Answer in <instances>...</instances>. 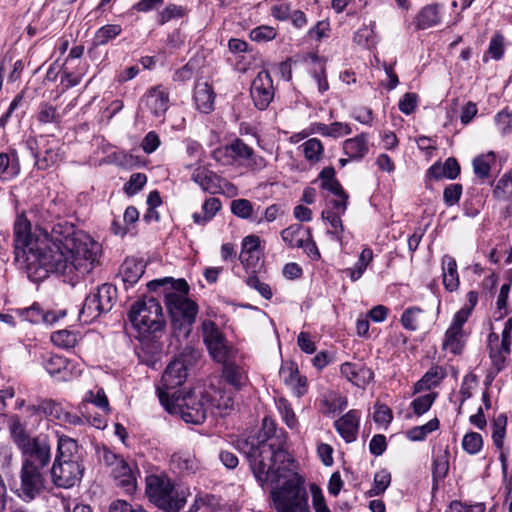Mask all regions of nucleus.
Here are the masks:
<instances>
[{"instance_id":"nucleus-42","label":"nucleus","mask_w":512,"mask_h":512,"mask_svg":"<svg viewBox=\"0 0 512 512\" xmlns=\"http://www.w3.org/2000/svg\"><path fill=\"white\" fill-rule=\"evenodd\" d=\"M202 330L204 336V342L207 348H210L214 345H218L219 342L225 340V337L218 329L217 325L210 321L206 320L202 323Z\"/></svg>"},{"instance_id":"nucleus-14","label":"nucleus","mask_w":512,"mask_h":512,"mask_svg":"<svg viewBox=\"0 0 512 512\" xmlns=\"http://www.w3.org/2000/svg\"><path fill=\"white\" fill-rule=\"evenodd\" d=\"M360 426V412L349 410L345 415L334 422V427L346 443H352L357 439Z\"/></svg>"},{"instance_id":"nucleus-3","label":"nucleus","mask_w":512,"mask_h":512,"mask_svg":"<svg viewBox=\"0 0 512 512\" xmlns=\"http://www.w3.org/2000/svg\"><path fill=\"white\" fill-rule=\"evenodd\" d=\"M147 286L153 292L162 289L173 334L176 337L189 336L198 314V305L187 297L190 289L187 281L165 277L152 280Z\"/></svg>"},{"instance_id":"nucleus-29","label":"nucleus","mask_w":512,"mask_h":512,"mask_svg":"<svg viewBox=\"0 0 512 512\" xmlns=\"http://www.w3.org/2000/svg\"><path fill=\"white\" fill-rule=\"evenodd\" d=\"M281 237L288 246L300 248L303 241L310 238V229L304 228L300 224H293L281 231Z\"/></svg>"},{"instance_id":"nucleus-25","label":"nucleus","mask_w":512,"mask_h":512,"mask_svg":"<svg viewBox=\"0 0 512 512\" xmlns=\"http://www.w3.org/2000/svg\"><path fill=\"white\" fill-rule=\"evenodd\" d=\"M496 163V154L489 151L476 156L473 161V172L475 176L483 183L491 178L492 166Z\"/></svg>"},{"instance_id":"nucleus-30","label":"nucleus","mask_w":512,"mask_h":512,"mask_svg":"<svg viewBox=\"0 0 512 512\" xmlns=\"http://www.w3.org/2000/svg\"><path fill=\"white\" fill-rule=\"evenodd\" d=\"M171 465L179 473L193 474L199 468L196 457L189 452H177L171 456Z\"/></svg>"},{"instance_id":"nucleus-28","label":"nucleus","mask_w":512,"mask_h":512,"mask_svg":"<svg viewBox=\"0 0 512 512\" xmlns=\"http://www.w3.org/2000/svg\"><path fill=\"white\" fill-rule=\"evenodd\" d=\"M443 285L446 290L453 292L459 287V275L456 260L450 255L442 257Z\"/></svg>"},{"instance_id":"nucleus-39","label":"nucleus","mask_w":512,"mask_h":512,"mask_svg":"<svg viewBox=\"0 0 512 512\" xmlns=\"http://www.w3.org/2000/svg\"><path fill=\"white\" fill-rule=\"evenodd\" d=\"M507 422L508 418L505 413L499 414L492 421V440L495 447L499 450H502L504 446Z\"/></svg>"},{"instance_id":"nucleus-56","label":"nucleus","mask_w":512,"mask_h":512,"mask_svg":"<svg viewBox=\"0 0 512 512\" xmlns=\"http://www.w3.org/2000/svg\"><path fill=\"white\" fill-rule=\"evenodd\" d=\"M231 212L242 219H248L253 214V205L247 199H235L231 202Z\"/></svg>"},{"instance_id":"nucleus-7","label":"nucleus","mask_w":512,"mask_h":512,"mask_svg":"<svg viewBox=\"0 0 512 512\" xmlns=\"http://www.w3.org/2000/svg\"><path fill=\"white\" fill-rule=\"evenodd\" d=\"M282 486L273 488L271 497L277 512H311L304 480L297 474L289 475Z\"/></svg>"},{"instance_id":"nucleus-45","label":"nucleus","mask_w":512,"mask_h":512,"mask_svg":"<svg viewBox=\"0 0 512 512\" xmlns=\"http://www.w3.org/2000/svg\"><path fill=\"white\" fill-rule=\"evenodd\" d=\"M375 22L364 25L354 34V42L363 47H370L375 44Z\"/></svg>"},{"instance_id":"nucleus-64","label":"nucleus","mask_w":512,"mask_h":512,"mask_svg":"<svg viewBox=\"0 0 512 512\" xmlns=\"http://www.w3.org/2000/svg\"><path fill=\"white\" fill-rule=\"evenodd\" d=\"M310 491L312 494V504L315 512H331L319 486L311 484Z\"/></svg>"},{"instance_id":"nucleus-47","label":"nucleus","mask_w":512,"mask_h":512,"mask_svg":"<svg viewBox=\"0 0 512 512\" xmlns=\"http://www.w3.org/2000/svg\"><path fill=\"white\" fill-rule=\"evenodd\" d=\"M15 312L21 319L32 324H40L43 322V309L37 302L27 308H18Z\"/></svg>"},{"instance_id":"nucleus-17","label":"nucleus","mask_w":512,"mask_h":512,"mask_svg":"<svg viewBox=\"0 0 512 512\" xmlns=\"http://www.w3.org/2000/svg\"><path fill=\"white\" fill-rule=\"evenodd\" d=\"M136 472L137 467L130 465L126 460L111 469L116 484L128 493L134 492L137 488Z\"/></svg>"},{"instance_id":"nucleus-37","label":"nucleus","mask_w":512,"mask_h":512,"mask_svg":"<svg viewBox=\"0 0 512 512\" xmlns=\"http://www.w3.org/2000/svg\"><path fill=\"white\" fill-rule=\"evenodd\" d=\"M10 432L13 442L16 444L20 451L29 446L33 441L37 440V436L30 437L27 434L25 428L18 419L12 421L10 425Z\"/></svg>"},{"instance_id":"nucleus-31","label":"nucleus","mask_w":512,"mask_h":512,"mask_svg":"<svg viewBox=\"0 0 512 512\" xmlns=\"http://www.w3.org/2000/svg\"><path fill=\"white\" fill-rule=\"evenodd\" d=\"M145 272V265L142 261L126 259L121 266V275L124 283L134 285Z\"/></svg>"},{"instance_id":"nucleus-12","label":"nucleus","mask_w":512,"mask_h":512,"mask_svg":"<svg viewBox=\"0 0 512 512\" xmlns=\"http://www.w3.org/2000/svg\"><path fill=\"white\" fill-rule=\"evenodd\" d=\"M22 466L49 471L52 459L51 444L46 436H37L29 446L21 451Z\"/></svg>"},{"instance_id":"nucleus-18","label":"nucleus","mask_w":512,"mask_h":512,"mask_svg":"<svg viewBox=\"0 0 512 512\" xmlns=\"http://www.w3.org/2000/svg\"><path fill=\"white\" fill-rule=\"evenodd\" d=\"M443 17V5L438 3L427 4L420 9L415 17L417 29L426 30L441 24Z\"/></svg>"},{"instance_id":"nucleus-2","label":"nucleus","mask_w":512,"mask_h":512,"mask_svg":"<svg viewBox=\"0 0 512 512\" xmlns=\"http://www.w3.org/2000/svg\"><path fill=\"white\" fill-rule=\"evenodd\" d=\"M286 438L278 434L275 421L264 417L257 436L238 442V448L246 455L251 470L263 487L265 483L277 484L291 473L293 460L284 449Z\"/></svg>"},{"instance_id":"nucleus-9","label":"nucleus","mask_w":512,"mask_h":512,"mask_svg":"<svg viewBox=\"0 0 512 512\" xmlns=\"http://www.w3.org/2000/svg\"><path fill=\"white\" fill-rule=\"evenodd\" d=\"M198 357L199 352L195 348L186 346L164 370L161 377V386L157 387V394L159 395V391L163 390L171 395V390H175L184 384L188 375V366L192 365Z\"/></svg>"},{"instance_id":"nucleus-54","label":"nucleus","mask_w":512,"mask_h":512,"mask_svg":"<svg viewBox=\"0 0 512 512\" xmlns=\"http://www.w3.org/2000/svg\"><path fill=\"white\" fill-rule=\"evenodd\" d=\"M483 446V438L477 432L467 433L462 440L463 449L471 455L477 454Z\"/></svg>"},{"instance_id":"nucleus-52","label":"nucleus","mask_w":512,"mask_h":512,"mask_svg":"<svg viewBox=\"0 0 512 512\" xmlns=\"http://www.w3.org/2000/svg\"><path fill=\"white\" fill-rule=\"evenodd\" d=\"M423 310L417 306L407 308L401 315L402 326L409 331H416L419 328L418 316Z\"/></svg>"},{"instance_id":"nucleus-59","label":"nucleus","mask_w":512,"mask_h":512,"mask_svg":"<svg viewBox=\"0 0 512 512\" xmlns=\"http://www.w3.org/2000/svg\"><path fill=\"white\" fill-rule=\"evenodd\" d=\"M276 30L271 26H258L251 30L250 38L255 42H267L276 37Z\"/></svg>"},{"instance_id":"nucleus-43","label":"nucleus","mask_w":512,"mask_h":512,"mask_svg":"<svg viewBox=\"0 0 512 512\" xmlns=\"http://www.w3.org/2000/svg\"><path fill=\"white\" fill-rule=\"evenodd\" d=\"M440 422L437 418H433L426 424L415 426L407 432V436L412 441H422L428 434L434 432L439 428Z\"/></svg>"},{"instance_id":"nucleus-15","label":"nucleus","mask_w":512,"mask_h":512,"mask_svg":"<svg viewBox=\"0 0 512 512\" xmlns=\"http://www.w3.org/2000/svg\"><path fill=\"white\" fill-rule=\"evenodd\" d=\"M341 374L353 385L365 388L374 377L373 371L363 364L345 362L340 366Z\"/></svg>"},{"instance_id":"nucleus-20","label":"nucleus","mask_w":512,"mask_h":512,"mask_svg":"<svg viewBox=\"0 0 512 512\" xmlns=\"http://www.w3.org/2000/svg\"><path fill=\"white\" fill-rule=\"evenodd\" d=\"M280 376L284 382L293 388L294 394L300 398L307 392V378L301 376L298 367L294 363L283 366L280 369Z\"/></svg>"},{"instance_id":"nucleus-50","label":"nucleus","mask_w":512,"mask_h":512,"mask_svg":"<svg viewBox=\"0 0 512 512\" xmlns=\"http://www.w3.org/2000/svg\"><path fill=\"white\" fill-rule=\"evenodd\" d=\"M322 218L328 221L333 228V230L328 231V234H330L336 240L340 241L342 238L341 233L344 230L340 214L333 210H324L322 212Z\"/></svg>"},{"instance_id":"nucleus-38","label":"nucleus","mask_w":512,"mask_h":512,"mask_svg":"<svg viewBox=\"0 0 512 512\" xmlns=\"http://www.w3.org/2000/svg\"><path fill=\"white\" fill-rule=\"evenodd\" d=\"M122 32V27L118 24H107L100 27L93 38L94 46L106 45L110 40L119 36Z\"/></svg>"},{"instance_id":"nucleus-4","label":"nucleus","mask_w":512,"mask_h":512,"mask_svg":"<svg viewBox=\"0 0 512 512\" xmlns=\"http://www.w3.org/2000/svg\"><path fill=\"white\" fill-rule=\"evenodd\" d=\"M83 447L77 440L64 434H57V448L49 469L55 487L70 489L78 485L85 472Z\"/></svg>"},{"instance_id":"nucleus-49","label":"nucleus","mask_w":512,"mask_h":512,"mask_svg":"<svg viewBox=\"0 0 512 512\" xmlns=\"http://www.w3.org/2000/svg\"><path fill=\"white\" fill-rule=\"evenodd\" d=\"M252 147L247 145L242 139L236 138L230 142V151L232 152L236 163L246 162L252 157Z\"/></svg>"},{"instance_id":"nucleus-36","label":"nucleus","mask_w":512,"mask_h":512,"mask_svg":"<svg viewBox=\"0 0 512 512\" xmlns=\"http://www.w3.org/2000/svg\"><path fill=\"white\" fill-rule=\"evenodd\" d=\"M321 180V188L328 190L334 195H344V189L340 182L335 178V169L333 167H325L319 173Z\"/></svg>"},{"instance_id":"nucleus-48","label":"nucleus","mask_w":512,"mask_h":512,"mask_svg":"<svg viewBox=\"0 0 512 512\" xmlns=\"http://www.w3.org/2000/svg\"><path fill=\"white\" fill-rule=\"evenodd\" d=\"M28 411L37 415L53 416L59 419L61 408L52 400H43L38 405L28 406Z\"/></svg>"},{"instance_id":"nucleus-44","label":"nucleus","mask_w":512,"mask_h":512,"mask_svg":"<svg viewBox=\"0 0 512 512\" xmlns=\"http://www.w3.org/2000/svg\"><path fill=\"white\" fill-rule=\"evenodd\" d=\"M260 246V239L258 236L249 235L246 236L242 241V250L240 253V261L242 263L248 262V257H256L258 260V249Z\"/></svg>"},{"instance_id":"nucleus-60","label":"nucleus","mask_w":512,"mask_h":512,"mask_svg":"<svg viewBox=\"0 0 512 512\" xmlns=\"http://www.w3.org/2000/svg\"><path fill=\"white\" fill-rule=\"evenodd\" d=\"M495 124L498 131L502 135H506L512 130V112L508 110H502L498 112L494 117Z\"/></svg>"},{"instance_id":"nucleus-35","label":"nucleus","mask_w":512,"mask_h":512,"mask_svg":"<svg viewBox=\"0 0 512 512\" xmlns=\"http://www.w3.org/2000/svg\"><path fill=\"white\" fill-rule=\"evenodd\" d=\"M208 351L211 357L221 365L234 360L237 353L236 349L229 345L226 339L219 342L218 345L208 348Z\"/></svg>"},{"instance_id":"nucleus-22","label":"nucleus","mask_w":512,"mask_h":512,"mask_svg":"<svg viewBox=\"0 0 512 512\" xmlns=\"http://www.w3.org/2000/svg\"><path fill=\"white\" fill-rule=\"evenodd\" d=\"M196 108L202 113H210L214 109L215 93L207 82L198 83L193 95Z\"/></svg>"},{"instance_id":"nucleus-16","label":"nucleus","mask_w":512,"mask_h":512,"mask_svg":"<svg viewBox=\"0 0 512 512\" xmlns=\"http://www.w3.org/2000/svg\"><path fill=\"white\" fill-rule=\"evenodd\" d=\"M145 106L156 117H163L169 108V93L161 86L151 88L144 97Z\"/></svg>"},{"instance_id":"nucleus-27","label":"nucleus","mask_w":512,"mask_h":512,"mask_svg":"<svg viewBox=\"0 0 512 512\" xmlns=\"http://www.w3.org/2000/svg\"><path fill=\"white\" fill-rule=\"evenodd\" d=\"M447 373L441 366L431 367L422 378L414 385V392L419 393L424 390H430L437 387L441 381L446 377Z\"/></svg>"},{"instance_id":"nucleus-11","label":"nucleus","mask_w":512,"mask_h":512,"mask_svg":"<svg viewBox=\"0 0 512 512\" xmlns=\"http://www.w3.org/2000/svg\"><path fill=\"white\" fill-rule=\"evenodd\" d=\"M48 471L21 465L18 496L26 502L40 496L47 488Z\"/></svg>"},{"instance_id":"nucleus-53","label":"nucleus","mask_w":512,"mask_h":512,"mask_svg":"<svg viewBox=\"0 0 512 512\" xmlns=\"http://www.w3.org/2000/svg\"><path fill=\"white\" fill-rule=\"evenodd\" d=\"M436 397L437 393L431 392L415 398L411 403L414 413L417 416H421L426 413L433 405Z\"/></svg>"},{"instance_id":"nucleus-41","label":"nucleus","mask_w":512,"mask_h":512,"mask_svg":"<svg viewBox=\"0 0 512 512\" xmlns=\"http://www.w3.org/2000/svg\"><path fill=\"white\" fill-rule=\"evenodd\" d=\"M300 147L303 149L304 157L308 161L312 163H317L320 161L323 155L324 147L318 138H310Z\"/></svg>"},{"instance_id":"nucleus-21","label":"nucleus","mask_w":512,"mask_h":512,"mask_svg":"<svg viewBox=\"0 0 512 512\" xmlns=\"http://www.w3.org/2000/svg\"><path fill=\"white\" fill-rule=\"evenodd\" d=\"M191 179L198 184L204 192L216 194L221 189L219 185L220 177L215 172L206 168H196L191 175Z\"/></svg>"},{"instance_id":"nucleus-34","label":"nucleus","mask_w":512,"mask_h":512,"mask_svg":"<svg viewBox=\"0 0 512 512\" xmlns=\"http://www.w3.org/2000/svg\"><path fill=\"white\" fill-rule=\"evenodd\" d=\"M449 471V454L447 451L438 454L433 459L432 464V479H433V487L432 490H436L438 488L439 481L443 480Z\"/></svg>"},{"instance_id":"nucleus-46","label":"nucleus","mask_w":512,"mask_h":512,"mask_svg":"<svg viewBox=\"0 0 512 512\" xmlns=\"http://www.w3.org/2000/svg\"><path fill=\"white\" fill-rule=\"evenodd\" d=\"M37 120L41 124L55 123L60 124L62 116L58 113L57 108L46 102L41 103L39 112L37 114Z\"/></svg>"},{"instance_id":"nucleus-58","label":"nucleus","mask_w":512,"mask_h":512,"mask_svg":"<svg viewBox=\"0 0 512 512\" xmlns=\"http://www.w3.org/2000/svg\"><path fill=\"white\" fill-rule=\"evenodd\" d=\"M147 182V176L144 173H133L129 181L124 185V191L127 195H135Z\"/></svg>"},{"instance_id":"nucleus-63","label":"nucleus","mask_w":512,"mask_h":512,"mask_svg":"<svg viewBox=\"0 0 512 512\" xmlns=\"http://www.w3.org/2000/svg\"><path fill=\"white\" fill-rule=\"evenodd\" d=\"M44 367L50 375L59 374L67 367V360L59 355H52L44 362Z\"/></svg>"},{"instance_id":"nucleus-32","label":"nucleus","mask_w":512,"mask_h":512,"mask_svg":"<svg viewBox=\"0 0 512 512\" xmlns=\"http://www.w3.org/2000/svg\"><path fill=\"white\" fill-rule=\"evenodd\" d=\"M104 312L98 307V301L95 295L88 294L84 300L83 306L79 311V320L82 323L89 324L100 317Z\"/></svg>"},{"instance_id":"nucleus-57","label":"nucleus","mask_w":512,"mask_h":512,"mask_svg":"<svg viewBox=\"0 0 512 512\" xmlns=\"http://www.w3.org/2000/svg\"><path fill=\"white\" fill-rule=\"evenodd\" d=\"M462 185L458 183H452L445 187L443 191V201L446 206L451 207L457 204L462 195Z\"/></svg>"},{"instance_id":"nucleus-51","label":"nucleus","mask_w":512,"mask_h":512,"mask_svg":"<svg viewBox=\"0 0 512 512\" xmlns=\"http://www.w3.org/2000/svg\"><path fill=\"white\" fill-rule=\"evenodd\" d=\"M391 483V474L387 469L375 473L373 487L369 491L370 496H378L385 492Z\"/></svg>"},{"instance_id":"nucleus-62","label":"nucleus","mask_w":512,"mask_h":512,"mask_svg":"<svg viewBox=\"0 0 512 512\" xmlns=\"http://www.w3.org/2000/svg\"><path fill=\"white\" fill-rule=\"evenodd\" d=\"M330 23L327 20L318 21L313 27H311L307 36L315 41H321L323 38L329 37Z\"/></svg>"},{"instance_id":"nucleus-19","label":"nucleus","mask_w":512,"mask_h":512,"mask_svg":"<svg viewBox=\"0 0 512 512\" xmlns=\"http://www.w3.org/2000/svg\"><path fill=\"white\" fill-rule=\"evenodd\" d=\"M221 377L236 391H240L248 381L246 371L235 360L222 365Z\"/></svg>"},{"instance_id":"nucleus-10","label":"nucleus","mask_w":512,"mask_h":512,"mask_svg":"<svg viewBox=\"0 0 512 512\" xmlns=\"http://www.w3.org/2000/svg\"><path fill=\"white\" fill-rule=\"evenodd\" d=\"M25 146L34 158L38 170L45 171L64 159L59 141L48 136L29 137Z\"/></svg>"},{"instance_id":"nucleus-33","label":"nucleus","mask_w":512,"mask_h":512,"mask_svg":"<svg viewBox=\"0 0 512 512\" xmlns=\"http://www.w3.org/2000/svg\"><path fill=\"white\" fill-rule=\"evenodd\" d=\"M464 330L448 327L443 340V349L449 350L452 354L458 355L464 347Z\"/></svg>"},{"instance_id":"nucleus-24","label":"nucleus","mask_w":512,"mask_h":512,"mask_svg":"<svg viewBox=\"0 0 512 512\" xmlns=\"http://www.w3.org/2000/svg\"><path fill=\"white\" fill-rule=\"evenodd\" d=\"M21 170L18 154L16 150L11 153H0V178L12 180L19 176Z\"/></svg>"},{"instance_id":"nucleus-5","label":"nucleus","mask_w":512,"mask_h":512,"mask_svg":"<svg viewBox=\"0 0 512 512\" xmlns=\"http://www.w3.org/2000/svg\"><path fill=\"white\" fill-rule=\"evenodd\" d=\"M159 401L170 414H179L186 423L201 424L205 421L213 401L207 395L189 392L181 394L175 390L169 395L166 391H159Z\"/></svg>"},{"instance_id":"nucleus-13","label":"nucleus","mask_w":512,"mask_h":512,"mask_svg":"<svg viewBox=\"0 0 512 512\" xmlns=\"http://www.w3.org/2000/svg\"><path fill=\"white\" fill-rule=\"evenodd\" d=\"M274 86L271 75L268 71L262 70L253 79L250 96L254 106L259 110H265L274 98Z\"/></svg>"},{"instance_id":"nucleus-1","label":"nucleus","mask_w":512,"mask_h":512,"mask_svg":"<svg viewBox=\"0 0 512 512\" xmlns=\"http://www.w3.org/2000/svg\"><path fill=\"white\" fill-rule=\"evenodd\" d=\"M27 218L18 217L14 223V261L26 271L31 281L46 279L57 273L73 279L90 273L101 253V246L72 223L58 220L39 227L35 236L30 233Z\"/></svg>"},{"instance_id":"nucleus-26","label":"nucleus","mask_w":512,"mask_h":512,"mask_svg":"<svg viewBox=\"0 0 512 512\" xmlns=\"http://www.w3.org/2000/svg\"><path fill=\"white\" fill-rule=\"evenodd\" d=\"M91 293L95 295L98 301V307H100V310L104 313L111 311L117 300V288L109 283L102 284Z\"/></svg>"},{"instance_id":"nucleus-23","label":"nucleus","mask_w":512,"mask_h":512,"mask_svg":"<svg viewBox=\"0 0 512 512\" xmlns=\"http://www.w3.org/2000/svg\"><path fill=\"white\" fill-rule=\"evenodd\" d=\"M343 151L350 160H361L369 151L368 135L361 133L343 142Z\"/></svg>"},{"instance_id":"nucleus-55","label":"nucleus","mask_w":512,"mask_h":512,"mask_svg":"<svg viewBox=\"0 0 512 512\" xmlns=\"http://www.w3.org/2000/svg\"><path fill=\"white\" fill-rule=\"evenodd\" d=\"M245 282L248 287L256 290L264 299L270 300L272 298L273 293L270 285L262 282L257 275H249Z\"/></svg>"},{"instance_id":"nucleus-6","label":"nucleus","mask_w":512,"mask_h":512,"mask_svg":"<svg viewBox=\"0 0 512 512\" xmlns=\"http://www.w3.org/2000/svg\"><path fill=\"white\" fill-rule=\"evenodd\" d=\"M145 494L155 507L162 512H180L186 505L189 490L176 485L165 474L146 477Z\"/></svg>"},{"instance_id":"nucleus-61","label":"nucleus","mask_w":512,"mask_h":512,"mask_svg":"<svg viewBox=\"0 0 512 512\" xmlns=\"http://www.w3.org/2000/svg\"><path fill=\"white\" fill-rule=\"evenodd\" d=\"M51 340L59 347L70 348L74 345L76 337L68 330H59L52 333Z\"/></svg>"},{"instance_id":"nucleus-40","label":"nucleus","mask_w":512,"mask_h":512,"mask_svg":"<svg viewBox=\"0 0 512 512\" xmlns=\"http://www.w3.org/2000/svg\"><path fill=\"white\" fill-rule=\"evenodd\" d=\"M493 196L498 200H507L512 196V168L495 183Z\"/></svg>"},{"instance_id":"nucleus-8","label":"nucleus","mask_w":512,"mask_h":512,"mask_svg":"<svg viewBox=\"0 0 512 512\" xmlns=\"http://www.w3.org/2000/svg\"><path fill=\"white\" fill-rule=\"evenodd\" d=\"M128 317L133 327L142 334L161 331L165 325L162 307L154 297L135 302Z\"/></svg>"}]
</instances>
